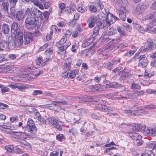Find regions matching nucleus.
Listing matches in <instances>:
<instances>
[{"instance_id":"obj_9","label":"nucleus","mask_w":156,"mask_h":156,"mask_svg":"<svg viewBox=\"0 0 156 156\" xmlns=\"http://www.w3.org/2000/svg\"><path fill=\"white\" fill-rule=\"evenodd\" d=\"M94 6L91 5L90 8V11L95 12L97 11V8L99 7L100 9H102L104 8L103 5L100 3V0H96L94 2Z\"/></svg>"},{"instance_id":"obj_48","label":"nucleus","mask_w":156,"mask_h":156,"mask_svg":"<svg viewBox=\"0 0 156 156\" xmlns=\"http://www.w3.org/2000/svg\"><path fill=\"white\" fill-rule=\"evenodd\" d=\"M154 75L153 73H148L147 72H145L144 73V76L148 78H150L151 76Z\"/></svg>"},{"instance_id":"obj_57","label":"nucleus","mask_w":156,"mask_h":156,"mask_svg":"<svg viewBox=\"0 0 156 156\" xmlns=\"http://www.w3.org/2000/svg\"><path fill=\"white\" fill-rule=\"evenodd\" d=\"M156 106L153 105H147L145 107V108L147 109H153L155 108Z\"/></svg>"},{"instance_id":"obj_8","label":"nucleus","mask_w":156,"mask_h":156,"mask_svg":"<svg viewBox=\"0 0 156 156\" xmlns=\"http://www.w3.org/2000/svg\"><path fill=\"white\" fill-rule=\"evenodd\" d=\"M154 45L153 41L149 39L147 41V45L141 47L140 50L142 51H146L151 50L153 47Z\"/></svg>"},{"instance_id":"obj_19","label":"nucleus","mask_w":156,"mask_h":156,"mask_svg":"<svg viewBox=\"0 0 156 156\" xmlns=\"http://www.w3.org/2000/svg\"><path fill=\"white\" fill-rule=\"evenodd\" d=\"M105 19L112 23L115 22L116 20L117 17L111 13H108Z\"/></svg>"},{"instance_id":"obj_32","label":"nucleus","mask_w":156,"mask_h":156,"mask_svg":"<svg viewBox=\"0 0 156 156\" xmlns=\"http://www.w3.org/2000/svg\"><path fill=\"white\" fill-rule=\"evenodd\" d=\"M112 23L105 19V20H103V27H108Z\"/></svg>"},{"instance_id":"obj_36","label":"nucleus","mask_w":156,"mask_h":156,"mask_svg":"<svg viewBox=\"0 0 156 156\" xmlns=\"http://www.w3.org/2000/svg\"><path fill=\"white\" fill-rule=\"evenodd\" d=\"M5 148L7 150L8 153H10L12 152L14 148L12 145H9L6 146Z\"/></svg>"},{"instance_id":"obj_18","label":"nucleus","mask_w":156,"mask_h":156,"mask_svg":"<svg viewBox=\"0 0 156 156\" xmlns=\"http://www.w3.org/2000/svg\"><path fill=\"white\" fill-rule=\"evenodd\" d=\"M72 60L70 58H67L65 59L64 64V69H67V70H69L70 65L72 63Z\"/></svg>"},{"instance_id":"obj_21","label":"nucleus","mask_w":156,"mask_h":156,"mask_svg":"<svg viewBox=\"0 0 156 156\" xmlns=\"http://www.w3.org/2000/svg\"><path fill=\"white\" fill-rule=\"evenodd\" d=\"M8 43L4 40H1L0 39V51H2L6 49L8 47Z\"/></svg>"},{"instance_id":"obj_35","label":"nucleus","mask_w":156,"mask_h":156,"mask_svg":"<svg viewBox=\"0 0 156 156\" xmlns=\"http://www.w3.org/2000/svg\"><path fill=\"white\" fill-rule=\"evenodd\" d=\"M99 27H95L93 31L92 36L93 37H95L96 36L98 35L99 31Z\"/></svg>"},{"instance_id":"obj_23","label":"nucleus","mask_w":156,"mask_h":156,"mask_svg":"<svg viewBox=\"0 0 156 156\" xmlns=\"http://www.w3.org/2000/svg\"><path fill=\"white\" fill-rule=\"evenodd\" d=\"M131 136L132 138L136 140H139L142 138L141 136L139 133H132Z\"/></svg>"},{"instance_id":"obj_25","label":"nucleus","mask_w":156,"mask_h":156,"mask_svg":"<svg viewBox=\"0 0 156 156\" xmlns=\"http://www.w3.org/2000/svg\"><path fill=\"white\" fill-rule=\"evenodd\" d=\"M10 30V27L8 24H5L2 26V30L5 34H8Z\"/></svg>"},{"instance_id":"obj_47","label":"nucleus","mask_w":156,"mask_h":156,"mask_svg":"<svg viewBox=\"0 0 156 156\" xmlns=\"http://www.w3.org/2000/svg\"><path fill=\"white\" fill-rule=\"evenodd\" d=\"M62 76L64 78H65L66 77L69 78L68 70H67L66 72L63 73L62 74Z\"/></svg>"},{"instance_id":"obj_24","label":"nucleus","mask_w":156,"mask_h":156,"mask_svg":"<svg viewBox=\"0 0 156 156\" xmlns=\"http://www.w3.org/2000/svg\"><path fill=\"white\" fill-rule=\"evenodd\" d=\"M134 27L136 28L140 32L144 33V32L145 30L144 28L141 26L140 24L134 23H133Z\"/></svg>"},{"instance_id":"obj_22","label":"nucleus","mask_w":156,"mask_h":156,"mask_svg":"<svg viewBox=\"0 0 156 156\" xmlns=\"http://www.w3.org/2000/svg\"><path fill=\"white\" fill-rule=\"evenodd\" d=\"M141 111L140 110H127L125 111V112L128 115H136V114H139L140 112Z\"/></svg>"},{"instance_id":"obj_15","label":"nucleus","mask_w":156,"mask_h":156,"mask_svg":"<svg viewBox=\"0 0 156 156\" xmlns=\"http://www.w3.org/2000/svg\"><path fill=\"white\" fill-rule=\"evenodd\" d=\"M90 89L89 90L91 92L101 91L104 90V86L100 85H95L91 86Z\"/></svg>"},{"instance_id":"obj_45","label":"nucleus","mask_w":156,"mask_h":156,"mask_svg":"<svg viewBox=\"0 0 156 156\" xmlns=\"http://www.w3.org/2000/svg\"><path fill=\"white\" fill-rule=\"evenodd\" d=\"M64 136L62 134H59L56 136V138L57 140L61 141L62 139H64Z\"/></svg>"},{"instance_id":"obj_17","label":"nucleus","mask_w":156,"mask_h":156,"mask_svg":"<svg viewBox=\"0 0 156 156\" xmlns=\"http://www.w3.org/2000/svg\"><path fill=\"white\" fill-rule=\"evenodd\" d=\"M32 39V35L31 33L29 32H26L25 33L24 35V43L25 44H29Z\"/></svg>"},{"instance_id":"obj_6","label":"nucleus","mask_w":156,"mask_h":156,"mask_svg":"<svg viewBox=\"0 0 156 156\" xmlns=\"http://www.w3.org/2000/svg\"><path fill=\"white\" fill-rule=\"evenodd\" d=\"M27 131L32 133H35L37 131L36 127L35 126L34 122L32 119H29L27 121Z\"/></svg>"},{"instance_id":"obj_2","label":"nucleus","mask_w":156,"mask_h":156,"mask_svg":"<svg viewBox=\"0 0 156 156\" xmlns=\"http://www.w3.org/2000/svg\"><path fill=\"white\" fill-rule=\"evenodd\" d=\"M26 14L27 16L25 21L26 27L30 29L35 27V12H31L30 9L28 8L26 10Z\"/></svg>"},{"instance_id":"obj_29","label":"nucleus","mask_w":156,"mask_h":156,"mask_svg":"<svg viewBox=\"0 0 156 156\" xmlns=\"http://www.w3.org/2000/svg\"><path fill=\"white\" fill-rule=\"evenodd\" d=\"M1 9L4 12H7L8 10L9 4L6 2L2 3Z\"/></svg>"},{"instance_id":"obj_41","label":"nucleus","mask_w":156,"mask_h":156,"mask_svg":"<svg viewBox=\"0 0 156 156\" xmlns=\"http://www.w3.org/2000/svg\"><path fill=\"white\" fill-rule=\"evenodd\" d=\"M27 87L23 85H18L17 88L22 91H23L27 89Z\"/></svg>"},{"instance_id":"obj_63","label":"nucleus","mask_w":156,"mask_h":156,"mask_svg":"<svg viewBox=\"0 0 156 156\" xmlns=\"http://www.w3.org/2000/svg\"><path fill=\"white\" fill-rule=\"evenodd\" d=\"M123 26L126 28V30L128 31H130L132 29V27L128 25H124Z\"/></svg>"},{"instance_id":"obj_56","label":"nucleus","mask_w":156,"mask_h":156,"mask_svg":"<svg viewBox=\"0 0 156 156\" xmlns=\"http://www.w3.org/2000/svg\"><path fill=\"white\" fill-rule=\"evenodd\" d=\"M30 11L31 12H35V13L36 14V12H40V11H39V9H37V8H32L31 9H30Z\"/></svg>"},{"instance_id":"obj_20","label":"nucleus","mask_w":156,"mask_h":156,"mask_svg":"<svg viewBox=\"0 0 156 156\" xmlns=\"http://www.w3.org/2000/svg\"><path fill=\"white\" fill-rule=\"evenodd\" d=\"M155 18H156V14L155 12H152L145 16L143 18V20L144 21H146L148 20H152L154 19H156Z\"/></svg>"},{"instance_id":"obj_26","label":"nucleus","mask_w":156,"mask_h":156,"mask_svg":"<svg viewBox=\"0 0 156 156\" xmlns=\"http://www.w3.org/2000/svg\"><path fill=\"white\" fill-rule=\"evenodd\" d=\"M11 29L13 32L18 31L19 29L18 24L16 22H13L11 26Z\"/></svg>"},{"instance_id":"obj_27","label":"nucleus","mask_w":156,"mask_h":156,"mask_svg":"<svg viewBox=\"0 0 156 156\" xmlns=\"http://www.w3.org/2000/svg\"><path fill=\"white\" fill-rule=\"evenodd\" d=\"M95 43L94 42H91L90 41H86L82 44V46L84 47H87L90 46V48H91L93 47Z\"/></svg>"},{"instance_id":"obj_40","label":"nucleus","mask_w":156,"mask_h":156,"mask_svg":"<svg viewBox=\"0 0 156 156\" xmlns=\"http://www.w3.org/2000/svg\"><path fill=\"white\" fill-rule=\"evenodd\" d=\"M50 60V58H46L44 59L42 58V66H44Z\"/></svg>"},{"instance_id":"obj_53","label":"nucleus","mask_w":156,"mask_h":156,"mask_svg":"<svg viewBox=\"0 0 156 156\" xmlns=\"http://www.w3.org/2000/svg\"><path fill=\"white\" fill-rule=\"evenodd\" d=\"M9 89L5 87H2V88L1 89V90L2 91V92L5 93L6 92H8L9 91Z\"/></svg>"},{"instance_id":"obj_30","label":"nucleus","mask_w":156,"mask_h":156,"mask_svg":"<svg viewBox=\"0 0 156 156\" xmlns=\"http://www.w3.org/2000/svg\"><path fill=\"white\" fill-rule=\"evenodd\" d=\"M117 32L116 30L113 27H112L109 28L108 31V35H112L115 34Z\"/></svg>"},{"instance_id":"obj_28","label":"nucleus","mask_w":156,"mask_h":156,"mask_svg":"<svg viewBox=\"0 0 156 156\" xmlns=\"http://www.w3.org/2000/svg\"><path fill=\"white\" fill-rule=\"evenodd\" d=\"M69 77L70 78H74L76 75L78 73V71L77 70H75L74 71H73L70 70H69Z\"/></svg>"},{"instance_id":"obj_31","label":"nucleus","mask_w":156,"mask_h":156,"mask_svg":"<svg viewBox=\"0 0 156 156\" xmlns=\"http://www.w3.org/2000/svg\"><path fill=\"white\" fill-rule=\"evenodd\" d=\"M35 61L37 66L41 65L42 66V57H39L35 59Z\"/></svg>"},{"instance_id":"obj_33","label":"nucleus","mask_w":156,"mask_h":156,"mask_svg":"<svg viewBox=\"0 0 156 156\" xmlns=\"http://www.w3.org/2000/svg\"><path fill=\"white\" fill-rule=\"evenodd\" d=\"M131 88L133 89L139 90L140 89V87L138 84L133 83L131 85Z\"/></svg>"},{"instance_id":"obj_52","label":"nucleus","mask_w":156,"mask_h":156,"mask_svg":"<svg viewBox=\"0 0 156 156\" xmlns=\"http://www.w3.org/2000/svg\"><path fill=\"white\" fill-rule=\"evenodd\" d=\"M78 12L81 13H84L86 11V10L83 8L82 7H79L77 9Z\"/></svg>"},{"instance_id":"obj_42","label":"nucleus","mask_w":156,"mask_h":156,"mask_svg":"<svg viewBox=\"0 0 156 156\" xmlns=\"http://www.w3.org/2000/svg\"><path fill=\"white\" fill-rule=\"evenodd\" d=\"M58 6L62 12V11L65 8L66 5L64 3H61L59 4Z\"/></svg>"},{"instance_id":"obj_34","label":"nucleus","mask_w":156,"mask_h":156,"mask_svg":"<svg viewBox=\"0 0 156 156\" xmlns=\"http://www.w3.org/2000/svg\"><path fill=\"white\" fill-rule=\"evenodd\" d=\"M99 110L101 111L106 112L107 107L105 105H100L98 106Z\"/></svg>"},{"instance_id":"obj_39","label":"nucleus","mask_w":156,"mask_h":156,"mask_svg":"<svg viewBox=\"0 0 156 156\" xmlns=\"http://www.w3.org/2000/svg\"><path fill=\"white\" fill-rule=\"evenodd\" d=\"M52 49L49 48L46 51L45 53L48 57H49L52 54Z\"/></svg>"},{"instance_id":"obj_4","label":"nucleus","mask_w":156,"mask_h":156,"mask_svg":"<svg viewBox=\"0 0 156 156\" xmlns=\"http://www.w3.org/2000/svg\"><path fill=\"white\" fill-rule=\"evenodd\" d=\"M23 33L22 32H17L14 39V47L20 46L23 43Z\"/></svg>"},{"instance_id":"obj_14","label":"nucleus","mask_w":156,"mask_h":156,"mask_svg":"<svg viewBox=\"0 0 156 156\" xmlns=\"http://www.w3.org/2000/svg\"><path fill=\"white\" fill-rule=\"evenodd\" d=\"M147 8L145 5L139 4L135 9V12L137 14H140L144 12Z\"/></svg>"},{"instance_id":"obj_58","label":"nucleus","mask_w":156,"mask_h":156,"mask_svg":"<svg viewBox=\"0 0 156 156\" xmlns=\"http://www.w3.org/2000/svg\"><path fill=\"white\" fill-rule=\"evenodd\" d=\"M145 85H148L152 84L153 83L152 80H146L144 81Z\"/></svg>"},{"instance_id":"obj_43","label":"nucleus","mask_w":156,"mask_h":156,"mask_svg":"<svg viewBox=\"0 0 156 156\" xmlns=\"http://www.w3.org/2000/svg\"><path fill=\"white\" fill-rule=\"evenodd\" d=\"M53 32L52 31L50 32V33L46 36V37L47 41H49L51 39Z\"/></svg>"},{"instance_id":"obj_5","label":"nucleus","mask_w":156,"mask_h":156,"mask_svg":"<svg viewBox=\"0 0 156 156\" xmlns=\"http://www.w3.org/2000/svg\"><path fill=\"white\" fill-rule=\"evenodd\" d=\"M143 133L145 135H149L152 136H156V128L155 127H149L144 129Z\"/></svg>"},{"instance_id":"obj_38","label":"nucleus","mask_w":156,"mask_h":156,"mask_svg":"<svg viewBox=\"0 0 156 156\" xmlns=\"http://www.w3.org/2000/svg\"><path fill=\"white\" fill-rule=\"evenodd\" d=\"M72 33V31L71 30H67L64 34V37H66V38L68 37H69L71 35Z\"/></svg>"},{"instance_id":"obj_44","label":"nucleus","mask_w":156,"mask_h":156,"mask_svg":"<svg viewBox=\"0 0 156 156\" xmlns=\"http://www.w3.org/2000/svg\"><path fill=\"white\" fill-rule=\"evenodd\" d=\"M102 23L101 21L99 20V18L98 20L96 22V24L97 26L96 27H99V28L100 27L102 28V27H103V26L102 25Z\"/></svg>"},{"instance_id":"obj_7","label":"nucleus","mask_w":156,"mask_h":156,"mask_svg":"<svg viewBox=\"0 0 156 156\" xmlns=\"http://www.w3.org/2000/svg\"><path fill=\"white\" fill-rule=\"evenodd\" d=\"M139 66L142 68L145 67L148 62L147 58L145 55H140L139 58Z\"/></svg>"},{"instance_id":"obj_51","label":"nucleus","mask_w":156,"mask_h":156,"mask_svg":"<svg viewBox=\"0 0 156 156\" xmlns=\"http://www.w3.org/2000/svg\"><path fill=\"white\" fill-rule=\"evenodd\" d=\"M41 2H34V4L38 7L40 9H42L44 8L43 5L41 3Z\"/></svg>"},{"instance_id":"obj_10","label":"nucleus","mask_w":156,"mask_h":156,"mask_svg":"<svg viewBox=\"0 0 156 156\" xmlns=\"http://www.w3.org/2000/svg\"><path fill=\"white\" fill-rule=\"evenodd\" d=\"M101 15L100 14L98 16H91L88 20L89 22L88 26L89 27L92 28L94 25L95 22H96L99 18Z\"/></svg>"},{"instance_id":"obj_60","label":"nucleus","mask_w":156,"mask_h":156,"mask_svg":"<svg viewBox=\"0 0 156 156\" xmlns=\"http://www.w3.org/2000/svg\"><path fill=\"white\" fill-rule=\"evenodd\" d=\"M12 66L10 63H8L4 64L2 68H8V67H11Z\"/></svg>"},{"instance_id":"obj_16","label":"nucleus","mask_w":156,"mask_h":156,"mask_svg":"<svg viewBox=\"0 0 156 156\" xmlns=\"http://www.w3.org/2000/svg\"><path fill=\"white\" fill-rule=\"evenodd\" d=\"M16 20L20 21L23 20L25 14L23 11H18L15 15Z\"/></svg>"},{"instance_id":"obj_11","label":"nucleus","mask_w":156,"mask_h":156,"mask_svg":"<svg viewBox=\"0 0 156 156\" xmlns=\"http://www.w3.org/2000/svg\"><path fill=\"white\" fill-rule=\"evenodd\" d=\"M37 73H36L35 74H25L21 75V77L23 78H26L27 80H30L31 79L36 78L37 77L41 74V71H36Z\"/></svg>"},{"instance_id":"obj_12","label":"nucleus","mask_w":156,"mask_h":156,"mask_svg":"<svg viewBox=\"0 0 156 156\" xmlns=\"http://www.w3.org/2000/svg\"><path fill=\"white\" fill-rule=\"evenodd\" d=\"M48 121L52 124L54 126L58 129L59 130H61L62 129V127L61 126L58 124V121H56L55 120L54 118H49L48 119Z\"/></svg>"},{"instance_id":"obj_46","label":"nucleus","mask_w":156,"mask_h":156,"mask_svg":"<svg viewBox=\"0 0 156 156\" xmlns=\"http://www.w3.org/2000/svg\"><path fill=\"white\" fill-rule=\"evenodd\" d=\"M37 120L40 122L42 124H46V121L41 116Z\"/></svg>"},{"instance_id":"obj_64","label":"nucleus","mask_w":156,"mask_h":156,"mask_svg":"<svg viewBox=\"0 0 156 156\" xmlns=\"http://www.w3.org/2000/svg\"><path fill=\"white\" fill-rule=\"evenodd\" d=\"M147 156H154V154L151 151H148L147 152Z\"/></svg>"},{"instance_id":"obj_3","label":"nucleus","mask_w":156,"mask_h":156,"mask_svg":"<svg viewBox=\"0 0 156 156\" xmlns=\"http://www.w3.org/2000/svg\"><path fill=\"white\" fill-rule=\"evenodd\" d=\"M71 44V43L69 41L67 40V38L63 36L62 38L56 44V46L59 49L58 54H65L66 52L65 50Z\"/></svg>"},{"instance_id":"obj_37","label":"nucleus","mask_w":156,"mask_h":156,"mask_svg":"<svg viewBox=\"0 0 156 156\" xmlns=\"http://www.w3.org/2000/svg\"><path fill=\"white\" fill-rule=\"evenodd\" d=\"M21 75L20 76H17L16 77H12L11 78L12 80L14 81H16L17 80H22L23 81H25L24 80L22 77Z\"/></svg>"},{"instance_id":"obj_49","label":"nucleus","mask_w":156,"mask_h":156,"mask_svg":"<svg viewBox=\"0 0 156 156\" xmlns=\"http://www.w3.org/2000/svg\"><path fill=\"white\" fill-rule=\"evenodd\" d=\"M2 72L4 73H11V69L9 68H2Z\"/></svg>"},{"instance_id":"obj_62","label":"nucleus","mask_w":156,"mask_h":156,"mask_svg":"<svg viewBox=\"0 0 156 156\" xmlns=\"http://www.w3.org/2000/svg\"><path fill=\"white\" fill-rule=\"evenodd\" d=\"M69 133H71L73 135H74L75 134L76 132V130L73 128L69 129Z\"/></svg>"},{"instance_id":"obj_1","label":"nucleus","mask_w":156,"mask_h":156,"mask_svg":"<svg viewBox=\"0 0 156 156\" xmlns=\"http://www.w3.org/2000/svg\"><path fill=\"white\" fill-rule=\"evenodd\" d=\"M117 4L119 5L118 8L119 13L120 17L123 21L126 18V13L127 11L125 8L128 5L127 0H116Z\"/></svg>"},{"instance_id":"obj_61","label":"nucleus","mask_w":156,"mask_h":156,"mask_svg":"<svg viewBox=\"0 0 156 156\" xmlns=\"http://www.w3.org/2000/svg\"><path fill=\"white\" fill-rule=\"evenodd\" d=\"M118 31L121 35L124 36V32L122 30L121 28L119 27H118L117 28Z\"/></svg>"},{"instance_id":"obj_59","label":"nucleus","mask_w":156,"mask_h":156,"mask_svg":"<svg viewBox=\"0 0 156 156\" xmlns=\"http://www.w3.org/2000/svg\"><path fill=\"white\" fill-rule=\"evenodd\" d=\"M49 12L48 11H45L44 12L43 15L45 18L48 19L49 15Z\"/></svg>"},{"instance_id":"obj_50","label":"nucleus","mask_w":156,"mask_h":156,"mask_svg":"<svg viewBox=\"0 0 156 156\" xmlns=\"http://www.w3.org/2000/svg\"><path fill=\"white\" fill-rule=\"evenodd\" d=\"M42 94V91L41 90H36L34 91L33 95H37Z\"/></svg>"},{"instance_id":"obj_55","label":"nucleus","mask_w":156,"mask_h":156,"mask_svg":"<svg viewBox=\"0 0 156 156\" xmlns=\"http://www.w3.org/2000/svg\"><path fill=\"white\" fill-rule=\"evenodd\" d=\"M82 99L83 102L90 101H91L90 98L88 96L83 98Z\"/></svg>"},{"instance_id":"obj_13","label":"nucleus","mask_w":156,"mask_h":156,"mask_svg":"<svg viewBox=\"0 0 156 156\" xmlns=\"http://www.w3.org/2000/svg\"><path fill=\"white\" fill-rule=\"evenodd\" d=\"M17 10L15 5H11L10 8V12L8 13V16L12 18L15 17L16 14L18 12Z\"/></svg>"},{"instance_id":"obj_54","label":"nucleus","mask_w":156,"mask_h":156,"mask_svg":"<svg viewBox=\"0 0 156 156\" xmlns=\"http://www.w3.org/2000/svg\"><path fill=\"white\" fill-rule=\"evenodd\" d=\"M44 7L46 9H48L51 5V3L49 2H46L44 4Z\"/></svg>"}]
</instances>
